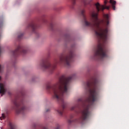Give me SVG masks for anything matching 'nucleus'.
I'll use <instances>...</instances> for the list:
<instances>
[{
  "label": "nucleus",
  "mask_w": 129,
  "mask_h": 129,
  "mask_svg": "<svg viewBox=\"0 0 129 129\" xmlns=\"http://www.w3.org/2000/svg\"><path fill=\"white\" fill-rule=\"evenodd\" d=\"M23 36H24V34L20 33L18 37V40H21V39H23Z\"/></svg>",
  "instance_id": "4468645a"
},
{
  "label": "nucleus",
  "mask_w": 129,
  "mask_h": 129,
  "mask_svg": "<svg viewBox=\"0 0 129 129\" xmlns=\"http://www.w3.org/2000/svg\"><path fill=\"white\" fill-rule=\"evenodd\" d=\"M4 25V21L3 18H0V29L3 28V26Z\"/></svg>",
  "instance_id": "ddd939ff"
},
{
  "label": "nucleus",
  "mask_w": 129,
  "mask_h": 129,
  "mask_svg": "<svg viewBox=\"0 0 129 129\" xmlns=\"http://www.w3.org/2000/svg\"><path fill=\"white\" fill-rule=\"evenodd\" d=\"M73 77L71 76L68 78L62 76L58 81L52 86L48 85L46 87L47 90H50L53 92V98L61 105V108L57 110V112L60 115L63 114L64 109L66 108L67 103L64 101V96L68 94L70 83L72 81Z\"/></svg>",
  "instance_id": "7ed1b4c3"
},
{
  "label": "nucleus",
  "mask_w": 129,
  "mask_h": 129,
  "mask_svg": "<svg viewBox=\"0 0 129 129\" xmlns=\"http://www.w3.org/2000/svg\"><path fill=\"white\" fill-rule=\"evenodd\" d=\"M97 12L93 11L91 12V21L88 22L85 16V9H80V13L83 17V22L86 27H90L92 28L98 40V44L94 48V57L95 58H104L107 57L106 52L107 49L105 45L102 44L106 43L108 39V27L109 26V16L108 14H104L103 17L106 19L105 24L104 27H100V23H104V21H100L98 19V13L100 11L103 12L105 9L109 10L110 7L105 5H100L99 3L95 4Z\"/></svg>",
  "instance_id": "f257e3e1"
},
{
  "label": "nucleus",
  "mask_w": 129,
  "mask_h": 129,
  "mask_svg": "<svg viewBox=\"0 0 129 129\" xmlns=\"http://www.w3.org/2000/svg\"><path fill=\"white\" fill-rule=\"evenodd\" d=\"M84 86L89 96L83 104V108L80 109L78 104L71 107V110H74L76 113H80L79 121L83 123L90 116V108L93 105L94 102L97 100L98 91L100 89V83L96 78H92L84 83Z\"/></svg>",
  "instance_id": "f03ea898"
},
{
  "label": "nucleus",
  "mask_w": 129,
  "mask_h": 129,
  "mask_svg": "<svg viewBox=\"0 0 129 129\" xmlns=\"http://www.w3.org/2000/svg\"><path fill=\"white\" fill-rule=\"evenodd\" d=\"M6 118V116L5 114H2V116L0 117L1 120H3V119H5Z\"/></svg>",
  "instance_id": "dca6fc26"
},
{
  "label": "nucleus",
  "mask_w": 129,
  "mask_h": 129,
  "mask_svg": "<svg viewBox=\"0 0 129 129\" xmlns=\"http://www.w3.org/2000/svg\"><path fill=\"white\" fill-rule=\"evenodd\" d=\"M28 52L27 48H25L23 46L19 45L17 46L15 50L13 52V55L15 57L20 55V54H26Z\"/></svg>",
  "instance_id": "423d86ee"
},
{
  "label": "nucleus",
  "mask_w": 129,
  "mask_h": 129,
  "mask_svg": "<svg viewBox=\"0 0 129 129\" xmlns=\"http://www.w3.org/2000/svg\"><path fill=\"white\" fill-rule=\"evenodd\" d=\"M1 80H2V77L0 76V81H1Z\"/></svg>",
  "instance_id": "5701e85b"
},
{
  "label": "nucleus",
  "mask_w": 129,
  "mask_h": 129,
  "mask_svg": "<svg viewBox=\"0 0 129 129\" xmlns=\"http://www.w3.org/2000/svg\"><path fill=\"white\" fill-rule=\"evenodd\" d=\"M72 3L73 5L74 6V5H75V4L76 3V0H72Z\"/></svg>",
  "instance_id": "a211bd4d"
},
{
  "label": "nucleus",
  "mask_w": 129,
  "mask_h": 129,
  "mask_svg": "<svg viewBox=\"0 0 129 129\" xmlns=\"http://www.w3.org/2000/svg\"><path fill=\"white\" fill-rule=\"evenodd\" d=\"M27 28L28 29H31L33 33H36V29L38 28V26L34 22H32L28 25Z\"/></svg>",
  "instance_id": "0eeeda50"
},
{
  "label": "nucleus",
  "mask_w": 129,
  "mask_h": 129,
  "mask_svg": "<svg viewBox=\"0 0 129 129\" xmlns=\"http://www.w3.org/2000/svg\"><path fill=\"white\" fill-rule=\"evenodd\" d=\"M109 3L111 5L112 9H113L114 11H115V6L116 5V2L114 0H110ZM104 4L105 5H106V4H107V0H105Z\"/></svg>",
  "instance_id": "6e6552de"
},
{
  "label": "nucleus",
  "mask_w": 129,
  "mask_h": 129,
  "mask_svg": "<svg viewBox=\"0 0 129 129\" xmlns=\"http://www.w3.org/2000/svg\"><path fill=\"white\" fill-rule=\"evenodd\" d=\"M79 101H82V100L79 99Z\"/></svg>",
  "instance_id": "b1692460"
},
{
  "label": "nucleus",
  "mask_w": 129,
  "mask_h": 129,
  "mask_svg": "<svg viewBox=\"0 0 129 129\" xmlns=\"http://www.w3.org/2000/svg\"><path fill=\"white\" fill-rule=\"evenodd\" d=\"M12 102L15 106L16 112L17 114L20 113H24L26 111V107L25 106V101L24 100V93H22L20 97H16Z\"/></svg>",
  "instance_id": "39448f33"
},
{
  "label": "nucleus",
  "mask_w": 129,
  "mask_h": 129,
  "mask_svg": "<svg viewBox=\"0 0 129 129\" xmlns=\"http://www.w3.org/2000/svg\"><path fill=\"white\" fill-rule=\"evenodd\" d=\"M49 110H50V109H46V112H48L49 111Z\"/></svg>",
  "instance_id": "4be33fe9"
},
{
  "label": "nucleus",
  "mask_w": 129,
  "mask_h": 129,
  "mask_svg": "<svg viewBox=\"0 0 129 129\" xmlns=\"http://www.w3.org/2000/svg\"><path fill=\"white\" fill-rule=\"evenodd\" d=\"M4 69H5V66L0 64V73L4 72Z\"/></svg>",
  "instance_id": "f8f14e48"
},
{
  "label": "nucleus",
  "mask_w": 129,
  "mask_h": 129,
  "mask_svg": "<svg viewBox=\"0 0 129 129\" xmlns=\"http://www.w3.org/2000/svg\"><path fill=\"white\" fill-rule=\"evenodd\" d=\"M5 87V84L3 83H0V94H4L5 93H6V91H7V90Z\"/></svg>",
  "instance_id": "1a4fd4ad"
},
{
  "label": "nucleus",
  "mask_w": 129,
  "mask_h": 129,
  "mask_svg": "<svg viewBox=\"0 0 129 129\" xmlns=\"http://www.w3.org/2000/svg\"><path fill=\"white\" fill-rule=\"evenodd\" d=\"M34 129H47V127L43 125H37V124H33Z\"/></svg>",
  "instance_id": "9b49d317"
},
{
  "label": "nucleus",
  "mask_w": 129,
  "mask_h": 129,
  "mask_svg": "<svg viewBox=\"0 0 129 129\" xmlns=\"http://www.w3.org/2000/svg\"><path fill=\"white\" fill-rule=\"evenodd\" d=\"M42 22H43V23H45L46 22V20L43 19Z\"/></svg>",
  "instance_id": "412c9836"
},
{
  "label": "nucleus",
  "mask_w": 129,
  "mask_h": 129,
  "mask_svg": "<svg viewBox=\"0 0 129 129\" xmlns=\"http://www.w3.org/2000/svg\"><path fill=\"white\" fill-rule=\"evenodd\" d=\"M49 27L52 30V29H53V27H54V24L53 23H51L49 25Z\"/></svg>",
  "instance_id": "f3484780"
},
{
  "label": "nucleus",
  "mask_w": 129,
  "mask_h": 129,
  "mask_svg": "<svg viewBox=\"0 0 129 129\" xmlns=\"http://www.w3.org/2000/svg\"><path fill=\"white\" fill-rule=\"evenodd\" d=\"M73 121V120H72V119L68 120V123H71V122H72Z\"/></svg>",
  "instance_id": "aec40b11"
},
{
  "label": "nucleus",
  "mask_w": 129,
  "mask_h": 129,
  "mask_svg": "<svg viewBox=\"0 0 129 129\" xmlns=\"http://www.w3.org/2000/svg\"><path fill=\"white\" fill-rule=\"evenodd\" d=\"M55 129H60V125H59V124H57L56 127L55 128Z\"/></svg>",
  "instance_id": "6ab92c4d"
},
{
  "label": "nucleus",
  "mask_w": 129,
  "mask_h": 129,
  "mask_svg": "<svg viewBox=\"0 0 129 129\" xmlns=\"http://www.w3.org/2000/svg\"><path fill=\"white\" fill-rule=\"evenodd\" d=\"M73 58H74V52L73 50H71L67 54H61L59 59H55L53 64H51L49 59L45 58L41 60L39 65L44 71H48L50 73H53L54 70L56 69L57 64H63L65 66L69 67L73 61Z\"/></svg>",
  "instance_id": "20e7f679"
},
{
  "label": "nucleus",
  "mask_w": 129,
  "mask_h": 129,
  "mask_svg": "<svg viewBox=\"0 0 129 129\" xmlns=\"http://www.w3.org/2000/svg\"><path fill=\"white\" fill-rule=\"evenodd\" d=\"M92 2V0H81V3L84 5V7H86L88 5H90V3Z\"/></svg>",
  "instance_id": "9d476101"
},
{
  "label": "nucleus",
  "mask_w": 129,
  "mask_h": 129,
  "mask_svg": "<svg viewBox=\"0 0 129 129\" xmlns=\"http://www.w3.org/2000/svg\"><path fill=\"white\" fill-rule=\"evenodd\" d=\"M65 38L66 39V40H68V41H70V35H69V34H67L65 35Z\"/></svg>",
  "instance_id": "2eb2a0df"
}]
</instances>
